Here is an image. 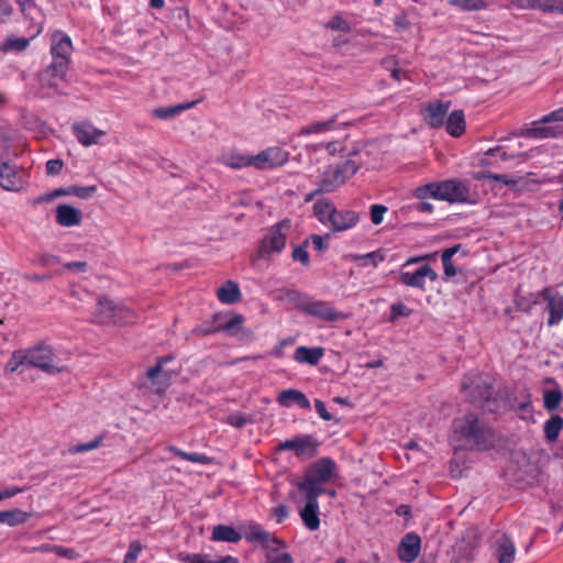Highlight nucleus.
Returning <instances> with one entry per match:
<instances>
[{"mask_svg":"<svg viewBox=\"0 0 563 563\" xmlns=\"http://www.w3.org/2000/svg\"><path fill=\"white\" fill-rule=\"evenodd\" d=\"M451 437L467 450L488 451L498 441L497 433L474 412H467L453 419Z\"/></svg>","mask_w":563,"mask_h":563,"instance_id":"1","label":"nucleus"},{"mask_svg":"<svg viewBox=\"0 0 563 563\" xmlns=\"http://www.w3.org/2000/svg\"><path fill=\"white\" fill-rule=\"evenodd\" d=\"M56 354L53 347L40 343L29 349L16 350L7 362L5 369L10 373L16 372L21 366L35 367L46 374L55 375L64 371L56 362Z\"/></svg>","mask_w":563,"mask_h":563,"instance_id":"2","label":"nucleus"},{"mask_svg":"<svg viewBox=\"0 0 563 563\" xmlns=\"http://www.w3.org/2000/svg\"><path fill=\"white\" fill-rule=\"evenodd\" d=\"M462 391L474 406L494 411L492 404L496 401L494 379L490 375L481 372L467 373L462 380Z\"/></svg>","mask_w":563,"mask_h":563,"instance_id":"3","label":"nucleus"},{"mask_svg":"<svg viewBox=\"0 0 563 563\" xmlns=\"http://www.w3.org/2000/svg\"><path fill=\"white\" fill-rule=\"evenodd\" d=\"M335 463L329 457L317 461L305 474L303 478L297 483V488L301 494L321 496L327 493L324 485L332 478Z\"/></svg>","mask_w":563,"mask_h":563,"instance_id":"4","label":"nucleus"},{"mask_svg":"<svg viewBox=\"0 0 563 563\" xmlns=\"http://www.w3.org/2000/svg\"><path fill=\"white\" fill-rule=\"evenodd\" d=\"M358 168L360 166L353 159L328 165L320 177L321 190L333 192L355 175Z\"/></svg>","mask_w":563,"mask_h":563,"instance_id":"5","label":"nucleus"},{"mask_svg":"<svg viewBox=\"0 0 563 563\" xmlns=\"http://www.w3.org/2000/svg\"><path fill=\"white\" fill-rule=\"evenodd\" d=\"M68 68L63 64L51 63L38 74V93L42 98H52L64 93Z\"/></svg>","mask_w":563,"mask_h":563,"instance_id":"6","label":"nucleus"},{"mask_svg":"<svg viewBox=\"0 0 563 563\" xmlns=\"http://www.w3.org/2000/svg\"><path fill=\"white\" fill-rule=\"evenodd\" d=\"M290 228L291 221L289 219H284L272 225L260 242V255L268 257L273 253H280L286 247Z\"/></svg>","mask_w":563,"mask_h":563,"instance_id":"7","label":"nucleus"},{"mask_svg":"<svg viewBox=\"0 0 563 563\" xmlns=\"http://www.w3.org/2000/svg\"><path fill=\"white\" fill-rule=\"evenodd\" d=\"M553 122H563V107L533 121L532 126L526 131L525 135L533 139L556 137L563 132V128L559 124L550 125Z\"/></svg>","mask_w":563,"mask_h":563,"instance_id":"8","label":"nucleus"},{"mask_svg":"<svg viewBox=\"0 0 563 563\" xmlns=\"http://www.w3.org/2000/svg\"><path fill=\"white\" fill-rule=\"evenodd\" d=\"M434 283L438 280V273L428 264L421 265L416 271H408L407 268L400 267L398 274V282L407 287L417 288L421 291H426V279Z\"/></svg>","mask_w":563,"mask_h":563,"instance_id":"9","label":"nucleus"},{"mask_svg":"<svg viewBox=\"0 0 563 563\" xmlns=\"http://www.w3.org/2000/svg\"><path fill=\"white\" fill-rule=\"evenodd\" d=\"M289 158V153L278 146H271L252 155L253 167L258 170L276 169L284 166Z\"/></svg>","mask_w":563,"mask_h":563,"instance_id":"10","label":"nucleus"},{"mask_svg":"<svg viewBox=\"0 0 563 563\" xmlns=\"http://www.w3.org/2000/svg\"><path fill=\"white\" fill-rule=\"evenodd\" d=\"M537 296L547 302L545 310L549 313L547 324L554 327L563 320V295L553 287H545L538 291Z\"/></svg>","mask_w":563,"mask_h":563,"instance_id":"11","label":"nucleus"},{"mask_svg":"<svg viewBox=\"0 0 563 563\" xmlns=\"http://www.w3.org/2000/svg\"><path fill=\"white\" fill-rule=\"evenodd\" d=\"M73 49L71 38L65 32L58 30L52 34L49 48L52 63L69 67Z\"/></svg>","mask_w":563,"mask_h":563,"instance_id":"12","label":"nucleus"},{"mask_svg":"<svg viewBox=\"0 0 563 563\" xmlns=\"http://www.w3.org/2000/svg\"><path fill=\"white\" fill-rule=\"evenodd\" d=\"M441 200L450 203L470 202V187L467 183L446 179L440 181Z\"/></svg>","mask_w":563,"mask_h":563,"instance_id":"13","label":"nucleus"},{"mask_svg":"<svg viewBox=\"0 0 563 563\" xmlns=\"http://www.w3.org/2000/svg\"><path fill=\"white\" fill-rule=\"evenodd\" d=\"M244 538L249 542H260L268 551H277L285 548V542L268 531L264 530L258 523H250L244 530Z\"/></svg>","mask_w":563,"mask_h":563,"instance_id":"14","label":"nucleus"},{"mask_svg":"<svg viewBox=\"0 0 563 563\" xmlns=\"http://www.w3.org/2000/svg\"><path fill=\"white\" fill-rule=\"evenodd\" d=\"M318 442L312 435H301L288 439L278 444L279 451H294L297 456L312 457L317 454Z\"/></svg>","mask_w":563,"mask_h":563,"instance_id":"15","label":"nucleus"},{"mask_svg":"<svg viewBox=\"0 0 563 563\" xmlns=\"http://www.w3.org/2000/svg\"><path fill=\"white\" fill-rule=\"evenodd\" d=\"M450 107L451 101H431L423 106V108L421 109V114L423 117L424 122L429 126L433 129H439L443 126L444 119L448 114Z\"/></svg>","mask_w":563,"mask_h":563,"instance_id":"16","label":"nucleus"},{"mask_svg":"<svg viewBox=\"0 0 563 563\" xmlns=\"http://www.w3.org/2000/svg\"><path fill=\"white\" fill-rule=\"evenodd\" d=\"M0 187L18 191L23 187V170L7 162H0Z\"/></svg>","mask_w":563,"mask_h":563,"instance_id":"17","label":"nucleus"},{"mask_svg":"<svg viewBox=\"0 0 563 563\" xmlns=\"http://www.w3.org/2000/svg\"><path fill=\"white\" fill-rule=\"evenodd\" d=\"M306 498V505L300 510L299 515L305 527L310 531H316L320 528V511L319 501L320 496L302 494Z\"/></svg>","mask_w":563,"mask_h":563,"instance_id":"18","label":"nucleus"},{"mask_svg":"<svg viewBox=\"0 0 563 563\" xmlns=\"http://www.w3.org/2000/svg\"><path fill=\"white\" fill-rule=\"evenodd\" d=\"M512 4L520 10L563 14V0H512Z\"/></svg>","mask_w":563,"mask_h":563,"instance_id":"19","label":"nucleus"},{"mask_svg":"<svg viewBox=\"0 0 563 563\" xmlns=\"http://www.w3.org/2000/svg\"><path fill=\"white\" fill-rule=\"evenodd\" d=\"M71 131L77 141L84 146L97 144L106 133L93 126L89 122H76L71 125Z\"/></svg>","mask_w":563,"mask_h":563,"instance_id":"20","label":"nucleus"},{"mask_svg":"<svg viewBox=\"0 0 563 563\" xmlns=\"http://www.w3.org/2000/svg\"><path fill=\"white\" fill-rule=\"evenodd\" d=\"M305 313L328 322H333L343 318V314L338 312L330 302L316 300L312 297Z\"/></svg>","mask_w":563,"mask_h":563,"instance_id":"21","label":"nucleus"},{"mask_svg":"<svg viewBox=\"0 0 563 563\" xmlns=\"http://www.w3.org/2000/svg\"><path fill=\"white\" fill-rule=\"evenodd\" d=\"M493 547L498 563H512L516 554L514 541L508 534L500 532L494 537Z\"/></svg>","mask_w":563,"mask_h":563,"instance_id":"22","label":"nucleus"},{"mask_svg":"<svg viewBox=\"0 0 563 563\" xmlns=\"http://www.w3.org/2000/svg\"><path fill=\"white\" fill-rule=\"evenodd\" d=\"M360 221L356 211L347 209L332 210V219L329 223L333 232H342L354 228Z\"/></svg>","mask_w":563,"mask_h":563,"instance_id":"23","label":"nucleus"},{"mask_svg":"<svg viewBox=\"0 0 563 563\" xmlns=\"http://www.w3.org/2000/svg\"><path fill=\"white\" fill-rule=\"evenodd\" d=\"M421 549V540L416 533H407L398 547V556L402 562L410 563L415 561Z\"/></svg>","mask_w":563,"mask_h":563,"instance_id":"24","label":"nucleus"},{"mask_svg":"<svg viewBox=\"0 0 563 563\" xmlns=\"http://www.w3.org/2000/svg\"><path fill=\"white\" fill-rule=\"evenodd\" d=\"M82 221V213L70 205H58L56 207V222L62 227L79 225Z\"/></svg>","mask_w":563,"mask_h":563,"instance_id":"25","label":"nucleus"},{"mask_svg":"<svg viewBox=\"0 0 563 563\" xmlns=\"http://www.w3.org/2000/svg\"><path fill=\"white\" fill-rule=\"evenodd\" d=\"M277 402L282 407H290L292 405H297L301 409L306 410H309L311 407L310 400L307 398V396L302 391L294 388L280 391L277 396Z\"/></svg>","mask_w":563,"mask_h":563,"instance_id":"26","label":"nucleus"},{"mask_svg":"<svg viewBox=\"0 0 563 563\" xmlns=\"http://www.w3.org/2000/svg\"><path fill=\"white\" fill-rule=\"evenodd\" d=\"M118 303L113 302L104 296L98 298L95 321L99 324H111Z\"/></svg>","mask_w":563,"mask_h":563,"instance_id":"27","label":"nucleus"},{"mask_svg":"<svg viewBox=\"0 0 563 563\" xmlns=\"http://www.w3.org/2000/svg\"><path fill=\"white\" fill-rule=\"evenodd\" d=\"M244 322V317L242 314L235 313L227 318L223 322L219 323L216 327H200L196 329L195 331L202 334V335H209L214 332L224 331V332H232L235 329H240L242 323Z\"/></svg>","mask_w":563,"mask_h":563,"instance_id":"28","label":"nucleus"},{"mask_svg":"<svg viewBox=\"0 0 563 563\" xmlns=\"http://www.w3.org/2000/svg\"><path fill=\"white\" fill-rule=\"evenodd\" d=\"M324 355V350L321 346L307 347L298 346L295 350L294 358L300 364L317 365Z\"/></svg>","mask_w":563,"mask_h":563,"instance_id":"29","label":"nucleus"},{"mask_svg":"<svg viewBox=\"0 0 563 563\" xmlns=\"http://www.w3.org/2000/svg\"><path fill=\"white\" fill-rule=\"evenodd\" d=\"M217 296L222 303L232 305L241 300L242 294L238 283L228 280L218 289Z\"/></svg>","mask_w":563,"mask_h":563,"instance_id":"30","label":"nucleus"},{"mask_svg":"<svg viewBox=\"0 0 563 563\" xmlns=\"http://www.w3.org/2000/svg\"><path fill=\"white\" fill-rule=\"evenodd\" d=\"M466 123L463 110L452 111L445 122L446 132L453 136L459 137L465 132Z\"/></svg>","mask_w":563,"mask_h":563,"instance_id":"31","label":"nucleus"},{"mask_svg":"<svg viewBox=\"0 0 563 563\" xmlns=\"http://www.w3.org/2000/svg\"><path fill=\"white\" fill-rule=\"evenodd\" d=\"M242 539V534L233 527L225 525L214 526L211 533V540L217 542L238 543Z\"/></svg>","mask_w":563,"mask_h":563,"instance_id":"32","label":"nucleus"},{"mask_svg":"<svg viewBox=\"0 0 563 563\" xmlns=\"http://www.w3.org/2000/svg\"><path fill=\"white\" fill-rule=\"evenodd\" d=\"M197 101H190L185 103H178L170 107H158L152 111V115L159 120H168L173 117L179 115L186 110H189L196 106Z\"/></svg>","mask_w":563,"mask_h":563,"instance_id":"33","label":"nucleus"},{"mask_svg":"<svg viewBox=\"0 0 563 563\" xmlns=\"http://www.w3.org/2000/svg\"><path fill=\"white\" fill-rule=\"evenodd\" d=\"M30 516L31 515L29 512L19 508L0 510V523L7 525L9 527H16L25 523Z\"/></svg>","mask_w":563,"mask_h":563,"instance_id":"34","label":"nucleus"},{"mask_svg":"<svg viewBox=\"0 0 563 563\" xmlns=\"http://www.w3.org/2000/svg\"><path fill=\"white\" fill-rule=\"evenodd\" d=\"M279 298L288 301L295 308H297L298 310H300L302 312H306L309 301L311 299V297L309 295L300 292L295 289L284 290L283 295Z\"/></svg>","mask_w":563,"mask_h":563,"instance_id":"35","label":"nucleus"},{"mask_svg":"<svg viewBox=\"0 0 563 563\" xmlns=\"http://www.w3.org/2000/svg\"><path fill=\"white\" fill-rule=\"evenodd\" d=\"M336 118H338L336 115H333L329 120L314 122V123L305 125L299 130L298 135L307 136L310 134H321V133H324L328 131H332L335 128Z\"/></svg>","mask_w":563,"mask_h":563,"instance_id":"36","label":"nucleus"},{"mask_svg":"<svg viewBox=\"0 0 563 563\" xmlns=\"http://www.w3.org/2000/svg\"><path fill=\"white\" fill-rule=\"evenodd\" d=\"M332 210H335V207L329 199H320L313 205V214L325 225H329L332 219Z\"/></svg>","mask_w":563,"mask_h":563,"instance_id":"37","label":"nucleus"},{"mask_svg":"<svg viewBox=\"0 0 563 563\" xmlns=\"http://www.w3.org/2000/svg\"><path fill=\"white\" fill-rule=\"evenodd\" d=\"M222 163L232 169H242L253 166L252 155L231 152L222 158Z\"/></svg>","mask_w":563,"mask_h":563,"instance_id":"38","label":"nucleus"},{"mask_svg":"<svg viewBox=\"0 0 563 563\" xmlns=\"http://www.w3.org/2000/svg\"><path fill=\"white\" fill-rule=\"evenodd\" d=\"M413 196L419 200H426L429 198L441 200L440 181L429 183L417 187L413 190Z\"/></svg>","mask_w":563,"mask_h":563,"instance_id":"39","label":"nucleus"},{"mask_svg":"<svg viewBox=\"0 0 563 563\" xmlns=\"http://www.w3.org/2000/svg\"><path fill=\"white\" fill-rule=\"evenodd\" d=\"M563 430V418L559 415L551 417L544 423V435L548 442H555Z\"/></svg>","mask_w":563,"mask_h":563,"instance_id":"40","label":"nucleus"},{"mask_svg":"<svg viewBox=\"0 0 563 563\" xmlns=\"http://www.w3.org/2000/svg\"><path fill=\"white\" fill-rule=\"evenodd\" d=\"M136 319L137 316L132 309L118 303L111 324L128 325L134 323Z\"/></svg>","mask_w":563,"mask_h":563,"instance_id":"41","label":"nucleus"},{"mask_svg":"<svg viewBox=\"0 0 563 563\" xmlns=\"http://www.w3.org/2000/svg\"><path fill=\"white\" fill-rule=\"evenodd\" d=\"M31 38L9 36L2 43L0 49L4 53L8 52H23L30 46Z\"/></svg>","mask_w":563,"mask_h":563,"instance_id":"42","label":"nucleus"},{"mask_svg":"<svg viewBox=\"0 0 563 563\" xmlns=\"http://www.w3.org/2000/svg\"><path fill=\"white\" fill-rule=\"evenodd\" d=\"M181 560L185 563H239V560L232 555H225L219 560H210L208 555L199 553L187 554Z\"/></svg>","mask_w":563,"mask_h":563,"instance_id":"43","label":"nucleus"},{"mask_svg":"<svg viewBox=\"0 0 563 563\" xmlns=\"http://www.w3.org/2000/svg\"><path fill=\"white\" fill-rule=\"evenodd\" d=\"M353 258L362 266L373 265L377 267L379 263L385 261V253L383 250H376L366 254L354 255Z\"/></svg>","mask_w":563,"mask_h":563,"instance_id":"44","label":"nucleus"},{"mask_svg":"<svg viewBox=\"0 0 563 563\" xmlns=\"http://www.w3.org/2000/svg\"><path fill=\"white\" fill-rule=\"evenodd\" d=\"M449 3L463 11H481L488 7L485 0H449Z\"/></svg>","mask_w":563,"mask_h":563,"instance_id":"45","label":"nucleus"},{"mask_svg":"<svg viewBox=\"0 0 563 563\" xmlns=\"http://www.w3.org/2000/svg\"><path fill=\"white\" fill-rule=\"evenodd\" d=\"M562 398L563 395L559 388L545 390L543 394V402L545 409L549 411L556 410L561 405Z\"/></svg>","mask_w":563,"mask_h":563,"instance_id":"46","label":"nucleus"},{"mask_svg":"<svg viewBox=\"0 0 563 563\" xmlns=\"http://www.w3.org/2000/svg\"><path fill=\"white\" fill-rule=\"evenodd\" d=\"M102 442H103V435H98L97 438H95L93 440H91L89 442L76 444V445L68 448L67 453L71 454V455L86 453V452H89V451L100 448L102 445Z\"/></svg>","mask_w":563,"mask_h":563,"instance_id":"47","label":"nucleus"},{"mask_svg":"<svg viewBox=\"0 0 563 563\" xmlns=\"http://www.w3.org/2000/svg\"><path fill=\"white\" fill-rule=\"evenodd\" d=\"M325 29L332 31H340L344 33H349L351 31V24L347 20L342 18L340 14H335L332 19L324 24Z\"/></svg>","mask_w":563,"mask_h":563,"instance_id":"48","label":"nucleus"},{"mask_svg":"<svg viewBox=\"0 0 563 563\" xmlns=\"http://www.w3.org/2000/svg\"><path fill=\"white\" fill-rule=\"evenodd\" d=\"M309 240H305V242L300 245H296L291 252V258L295 262H300L303 266H308L310 264L309 254L307 252Z\"/></svg>","mask_w":563,"mask_h":563,"instance_id":"49","label":"nucleus"},{"mask_svg":"<svg viewBox=\"0 0 563 563\" xmlns=\"http://www.w3.org/2000/svg\"><path fill=\"white\" fill-rule=\"evenodd\" d=\"M474 178L477 180L481 179H492L495 181L503 183L505 185H515L516 181L514 179H509L507 175L504 174H494L492 172H481L474 175Z\"/></svg>","mask_w":563,"mask_h":563,"instance_id":"50","label":"nucleus"},{"mask_svg":"<svg viewBox=\"0 0 563 563\" xmlns=\"http://www.w3.org/2000/svg\"><path fill=\"white\" fill-rule=\"evenodd\" d=\"M412 313V309L408 308L404 302H395L390 306L389 320L396 321L400 317H409Z\"/></svg>","mask_w":563,"mask_h":563,"instance_id":"51","label":"nucleus"},{"mask_svg":"<svg viewBox=\"0 0 563 563\" xmlns=\"http://www.w3.org/2000/svg\"><path fill=\"white\" fill-rule=\"evenodd\" d=\"M177 456L181 457L183 460L192 462V463H199V464H209L211 459L205 454L200 453H188L179 449V451L176 454Z\"/></svg>","mask_w":563,"mask_h":563,"instance_id":"52","label":"nucleus"},{"mask_svg":"<svg viewBox=\"0 0 563 563\" xmlns=\"http://www.w3.org/2000/svg\"><path fill=\"white\" fill-rule=\"evenodd\" d=\"M172 356H165L157 360V363L155 366L151 367L146 372V376L155 382L158 376L163 373V366L166 362L170 361Z\"/></svg>","mask_w":563,"mask_h":563,"instance_id":"53","label":"nucleus"},{"mask_svg":"<svg viewBox=\"0 0 563 563\" xmlns=\"http://www.w3.org/2000/svg\"><path fill=\"white\" fill-rule=\"evenodd\" d=\"M97 191L96 186H76L73 185V196L78 197L80 199H89Z\"/></svg>","mask_w":563,"mask_h":563,"instance_id":"54","label":"nucleus"},{"mask_svg":"<svg viewBox=\"0 0 563 563\" xmlns=\"http://www.w3.org/2000/svg\"><path fill=\"white\" fill-rule=\"evenodd\" d=\"M495 155H498L499 158L501 161H508L510 158L514 157V155H509L507 154L505 151H503L500 147H495V148H489L486 153H485V157L482 158L481 161V165L482 166H486V165H489V162H488V158L490 156H495Z\"/></svg>","mask_w":563,"mask_h":563,"instance_id":"55","label":"nucleus"},{"mask_svg":"<svg viewBox=\"0 0 563 563\" xmlns=\"http://www.w3.org/2000/svg\"><path fill=\"white\" fill-rule=\"evenodd\" d=\"M387 207L384 205H372L371 206V220L374 224H380L384 220V216L387 212Z\"/></svg>","mask_w":563,"mask_h":563,"instance_id":"56","label":"nucleus"},{"mask_svg":"<svg viewBox=\"0 0 563 563\" xmlns=\"http://www.w3.org/2000/svg\"><path fill=\"white\" fill-rule=\"evenodd\" d=\"M142 552V545L139 541H133L130 543L128 552L124 556V562H135Z\"/></svg>","mask_w":563,"mask_h":563,"instance_id":"57","label":"nucleus"},{"mask_svg":"<svg viewBox=\"0 0 563 563\" xmlns=\"http://www.w3.org/2000/svg\"><path fill=\"white\" fill-rule=\"evenodd\" d=\"M14 9L9 0H0V23H7Z\"/></svg>","mask_w":563,"mask_h":563,"instance_id":"58","label":"nucleus"},{"mask_svg":"<svg viewBox=\"0 0 563 563\" xmlns=\"http://www.w3.org/2000/svg\"><path fill=\"white\" fill-rule=\"evenodd\" d=\"M64 167V163L62 159H49L46 163V173L47 175L55 176L58 175Z\"/></svg>","mask_w":563,"mask_h":563,"instance_id":"59","label":"nucleus"},{"mask_svg":"<svg viewBox=\"0 0 563 563\" xmlns=\"http://www.w3.org/2000/svg\"><path fill=\"white\" fill-rule=\"evenodd\" d=\"M228 423L235 427V428H242L244 427L250 420L244 417L241 413H231L228 419Z\"/></svg>","mask_w":563,"mask_h":563,"instance_id":"60","label":"nucleus"},{"mask_svg":"<svg viewBox=\"0 0 563 563\" xmlns=\"http://www.w3.org/2000/svg\"><path fill=\"white\" fill-rule=\"evenodd\" d=\"M314 408L318 415L325 421H330L332 419V415L327 410L325 404L320 400H314Z\"/></svg>","mask_w":563,"mask_h":563,"instance_id":"61","label":"nucleus"},{"mask_svg":"<svg viewBox=\"0 0 563 563\" xmlns=\"http://www.w3.org/2000/svg\"><path fill=\"white\" fill-rule=\"evenodd\" d=\"M20 11L23 15L27 16L31 14V11L36 8V3L34 0H15Z\"/></svg>","mask_w":563,"mask_h":563,"instance_id":"62","label":"nucleus"},{"mask_svg":"<svg viewBox=\"0 0 563 563\" xmlns=\"http://www.w3.org/2000/svg\"><path fill=\"white\" fill-rule=\"evenodd\" d=\"M273 516L277 523H282L288 517V508L285 505H278L273 509Z\"/></svg>","mask_w":563,"mask_h":563,"instance_id":"63","label":"nucleus"},{"mask_svg":"<svg viewBox=\"0 0 563 563\" xmlns=\"http://www.w3.org/2000/svg\"><path fill=\"white\" fill-rule=\"evenodd\" d=\"M321 147H325V150L328 151V153L330 155H334L338 152H341L343 150V147L339 141L329 142L327 144L320 143L319 145H317V148H321Z\"/></svg>","mask_w":563,"mask_h":563,"instance_id":"64","label":"nucleus"}]
</instances>
